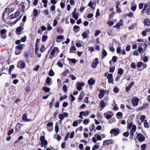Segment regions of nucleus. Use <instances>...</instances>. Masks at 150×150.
Segmentation results:
<instances>
[{
	"label": "nucleus",
	"mask_w": 150,
	"mask_h": 150,
	"mask_svg": "<svg viewBox=\"0 0 150 150\" xmlns=\"http://www.w3.org/2000/svg\"><path fill=\"white\" fill-rule=\"evenodd\" d=\"M52 28L50 25V24L49 23L47 24V29L49 30L50 31L51 30Z\"/></svg>",
	"instance_id": "obj_59"
},
{
	"label": "nucleus",
	"mask_w": 150,
	"mask_h": 150,
	"mask_svg": "<svg viewBox=\"0 0 150 150\" xmlns=\"http://www.w3.org/2000/svg\"><path fill=\"white\" fill-rule=\"evenodd\" d=\"M144 4L143 3H140L139 5V8L140 9H142L143 7Z\"/></svg>",
	"instance_id": "obj_60"
},
{
	"label": "nucleus",
	"mask_w": 150,
	"mask_h": 150,
	"mask_svg": "<svg viewBox=\"0 0 150 150\" xmlns=\"http://www.w3.org/2000/svg\"><path fill=\"white\" fill-rule=\"evenodd\" d=\"M85 83L83 82H78L77 83L76 85L77 86V89L78 91H81L82 89V87L85 85Z\"/></svg>",
	"instance_id": "obj_5"
},
{
	"label": "nucleus",
	"mask_w": 150,
	"mask_h": 150,
	"mask_svg": "<svg viewBox=\"0 0 150 150\" xmlns=\"http://www.w3.org/2000/svg\"><path fill=\"white\" fill-rule=\"evenodd\" d=\"M131 67L132 68L135 69L136 68V66L135 63L132 62L131 64Z\"/></svg>",
	"instance_id": "obj_64"
},
{
	"label": "nucleus",
	"mask_w": 150,
	"mask_h": 150,
	"mask_svg": "<svg viewBox=\"0 0 150 150\" xmlns=\"http://www.w3.org/2000/svg\"><path fill=\"white\" fill-rule=\"evenodd\" d=\"M89 122L88 119H85L83 120V123L85 125H87L88 124Z\"/></svg>",
	"instance_id": "obj_61"
},
{
	"label": "nucleus",
	"mask_w": 150,
	"mask_h": 150,
	"mask_svg": "<svg viewBox=\"0 0 150 150\" xmlns=\"http://www.w3.org/2000/svg\"><path fill=\"white\" fill-rule=\"evenodd\" d=\"M120 131L118 128L112 129L110 132V133L111 134H113L115 136H117L120 133Z\"/></svg>",
	"instance_id": "obj_2"
},
{
	"label": "nucleus",
	"mask_w": 150,
	"mask_h": 150,
	"mask_svg": "<svg viewBox=\"0 0 150 150\" xmlns=\"http://www.w3.org/2000/svg\"><path fill=\"white\" fill-rule=\"evenodd\" d=\"M117 57L116 56H113L112 58V60L115 63L117 61Z\"/></svg>",
	"instance_id": "obj_46"
},
{
	"label": "nucleus",
	"mask_w": 150,
	"mask_h": 150,
	"mask_svg": "<svg viewBox=\"0 0 150 150\" xmlns=\"http://www.w3.org/2000/svg\"><path fill=\"white\" fill-rule=\"evenodd\" d=\"M83 115L84 116H86L88 115L89 113V112L88 110H86L85 111H83Z\"/></svg>",
	"instance_id": "obj_36"
},
{
	"label": "nucleus",
	"mask_w": 150,
	"mask_h": 150,
	"mask_svg": "<svg viewBox=\"0 0 150 150\" xmlns=\"http://www.w3.org/2000/svg\"><path fill=\"white\" fill-rule=\"evenodd\" d=\"M84 96V93L83 91H82L80 93V95L78 98V99L79 100H82Z\"/></svg>",
	"instance_id": "obj_14"
},
{
	"label": "nucleus",
	"mask_w": 150,
	"mask_h": 150,
	"mask_svg": "<svg viewBox=\"0 0 150 150\" xmlns=\"http://www.w3.org/2000/svg\"><path fill=\"white\" fill-rule=\"evenodd\" d=\"M93 4L94 3L93 2L90 1L88 5V6L89 7L92 9L95 10V7L93 6Z\"/></svg>",
	"instance_id": "obj_15"
},
{
	"label": "nucleus",
	"mask_w": 150,
	"mask_h": 150,
	"mask_svg": "<svg viewBox=\"0 0 150 150\" xmlns=\"http://www.w3.org/2000/svg\"><path fill=\"white\" fill-rule=\"evenodd\" d=\"M115 67L112 66L110 67L109 68V72L110 73H113L115 70Z\"/></svg>",
	"instance_id": "obj_41"
},
{
	"label": "nucleus",
	"mask_w": 150,
	"mask_h": 150,
	"mask_svg": "<svg viewBox=\"0 0 150 150\" xmlns=\"http://www.w3.org/2000/svg\"><path fill=\"white\" fill-rule=\"evenodd\" d=\"M124 72L123 70L121 68H120L118 69V73L120 75H122L123 74Z\"/></svg>",
	"instance_id": "obj_31"
},
{
	"label": "nucleus",
	"mask_w": 150,
	"mask_h": 150,
	"mask_svg": "<svg viewBox=\"0 0 150 150\" xmlns=\"http://www.w3.org/2000/svg\"><path fill=\"white\" fill-rule=\"evenodd\" d=\"M113 91L115 93H117L119 92V90L117 87L115 86L114 88Z\"/></svg>",
	"instance_id": "obj_45"
},
{
	"label": "nucleus",
	"mask_w": 150,
	"mask_h": 150,
	"mask_svg": "<svg viewBox=\"0 0 150 150\" xmlns=\"http://www.w3.org/2000/svg\"><path fill=\"white\" fill-rule=\"evenodd\" d=\"M137 138L139 142H142L145 140L144 136L142 134L139 133L137 135Z\"/></svg>",
	"instance_id": "obj_6"
},
{
	"label": "nucleus",
	"mask_w": 150,
	"mask_h": 150,
	"mask_svg": "<svg viewBox=\"0 0 150 150\" xmlns=\"http://www.w3.org/2000/svg\"><path fill=\"white\" fill-rule=\"evenodd\" d=\"M88 83L89 85H93L95 84V81L93 78H91L88 81Z\"/></svg>",
	"instance_id": "obj_13"
},
{
	"label": "nucleus",
	"mask_w": 150,
	"mask_h": 150,
	"mask_svg": "<svg viewBox=\"0 0 150 150\" xmlns=\"http://www.w3.org/2000/svg\"><path fill=\"white\" fill-rule=\"evenodd\" d=\"M7 32V30L5 29H2L0 31V33L1 34H4Z\"/></svg>",
	"instance_id": "obj_58"
},
{
	"label": "nucleus",
	"mask_w": 150,
	"mask_h": 150,
	"mask_svg": "<svg viewBox=\"0 0 150 150\" xmlns=\"http://www.w3.org/2000/svg\"><path fill=\"white\" fill-rule=\"evenodd\" d=\"M57 64L58 66L61 68L63 66V64L59 62H58L57 63Z\"/></svg>",
	"instance_id": "obj_52"
},
{
	"label": "nucleus",
	"mask_w": 150,
	"mask_h": 150,
	"mask_svg": "<svg viewBox=\"0 0 150 150\" xmlns=\"http://www.w3.org/2000/svg\"><path fill=\"white\" fill-rule=\"evenodd\" d=\"M136 129V126L135 125H133L132 129L130 130V132H135Z\"/></svg>",
	"instance_id": "obj_26"
},
{
	"label": "nucleus",
	"mask_w": 150,
	"mask_h": 150,
	"mask_svg": "<svg viewBox=\"0 0 150 150\" xmlns=\"http://www.w3.org/2000/svg\"><path fill=\"white\" fill-rule=\"evenodd\" d=\"M121 47H117L116 49V52L117 53L119 54L121 52Z\"/></svg>",
	"instance_id": "obj_63"
},
{
	"label": "nucleus",
	"mask_w": 150,
	"mask_h": 150,
	"mask_svg": "<svg viewBox=\"0 0 150 150\" xmlns=\"http://www.w3.org/2000/svg\"><path fill=\"white\" fill-rule=\"evenodd\" d=\"M129 135V133L128 132H124L123 134V135L125 137H127Z\"/></svg>",
	"instance_id": "obj_47"
},
{
	"label": "nucleus",
	"mask_w": 150,
	"mask_h": 150,
	"mask_svg": "<svg viewBox=\"0 0 150 150\" xmlns=\"http://www.w3.org/2000/svg\"><path fill=\"white\" fill-rule=\"evenodd\" d=\"M59 118L61 120H63L64 118V116H63V115L62 114H60L58 115Z\"/></svg>",
	"instance_id": "obj_56"
},
{
	"label": "nucleus",
	"mask_w": 150,
	"mask_h": 150,
	"mask_svg": "<svg viewBox=\"0 0 150 150\" xmlns=\"http://www.w3.org/2000/svg\"><path fill=\"white\" fill-rule=\"evenodd\" d=\"M146 13L148 15H150V7L146 9L145 10Z\"/></svg>",
	"instance_id": "obj_51"
},
{
	"label": "nucleus",
	"mask_w": 150,
	"mask_h": 150,
	"mask_svg": "<svg viewBox=\"0 0 150 150\" xmlns=\"http://www.w3.org/2000/svg\"><path fill=\"white\" fill-rule=\"evenodd\" d=\"M54 73L52 70H50L49 71L48 73L49 76H53L54 75Z\"/></svg>",
	"instance_id": "obj_34"
},
{
	"label": "nucleus",
	"mask_w": 150,
	"mask_h": 150,
	"mask_svg": "<svg viewBox=\"0 0 150 150\" xmlns=\"http://www.w3.org/2000/svg\"><path fill=\"white\" fill-rule=\"evenodd\" d=\"M50 78L49 77H47L46 80V82L47 84H49V85H50Z\"/></svg>",
	"instance_id": "obj_42"
},
{
	"label": "nucleus",
	"mask_w": 150,
	"mask_h": 150,
	"mask_svg": "<svg viewBox=\"0 0 150 150\" xmlns=\"http://www.w3.org/2000/svg\"><path fill=\"white\" fill-rule=\"evenodd\" d=\"M40 140L41 142V145L42 146H43L47 144L48 142L46 139H45V137L44 136H41L40 138Z\"/></svg>",
	"instance_id": "obj_1"
},
{
	"label": "nucleus",
	"mask_w": 150,
	"mask_h": 150,
	"mask_svg": "<svg viewBox=\"0 0 150 150\" xmlns=\"http://www.w3.org/2000/svg\"><path fill=\"white\" fill-rule=\"evenodd\" d=\"M144 127L145 128H148L149 127V125L148 122H147L146 120H145L144 121Z\"/></svg>",
	"instance_id": "obj_28"
},
{
	"label": "nucleus",
	"mask_w": 150,
	"mask_h": 150,
	"mask_svg": "<svg viewBox=\"0 0 150 150\" xmlns=\"http://www.w3.org/2000/svg\"><path fill=\"white\" fill-rule=\"evenodd\" d=\"M76 50V48L74 46H72L70 48V52L71 53H74L73 51H75Z\"/></svg>",
	"instance_id": "obj_20"
},
{
	"label": "nucleus",
	"mask_w": 150,
	"mask_h": 150,
	"mask_svg": "<svg viewBox=\"0 0 150 150\" xmlns=\"http://www.w3.org/2000/svg\"><path fill=\"white\" fill-rule=\"evenodd\" d=\"M42 90L45 93H47L50 91V88L47 87H43L42 88Z\"/></svg>",
	"instance_id": "obj_18"
},
{
	"label": "nucleus",
	"mask_w": 150,
	"mask_h": 150,
	"mask_svg": "<svg viewBox=\"0 0 150 150\" xmlns=\"http://www.w3.org/2000/svg\"><path fill=\"white\" fill-rule=\"evenodd\" d=\"M104 116L107 119H109L112 117V116L110 115H108L107 113H104Z\"/></svg>",
	"instance_id": "obj_23"
},
{
	"label": "nucleus",
	"mask_w": 150,
	"mask_h": 150,
	"mask_svg": "<svg viewBox=\"0 0 150 150\" xmlns=\"http://www.w3.org/2000/svg\"><path fill=\"white\" fill-rule=\"evenodd\" d=\"M26 36L25 35L23 37H22L21 38V41L23 42H25L26 40Z\"/></svg>",
	"instance_id": "obj_44"
},
{
	"label": "nucleus",
	"mask_w": 150,
	"mask_h": 150,
	"mask_svg": "<svg viewBox=\"0 0 150 150\" xmlns=\"http://www.w3.org/2000/svg\"><path fill=\"white\" fill-rule=\"evenodd\" d=\"M100 33V30H96L95 32V33L94 34V35L95 36H97Z\"/></svg>",
	"instance_id": "obj_49"
},
{
	"label": "nucleus",
	"mask_w": 150,
	"mask_h": 150,
	"mask_svg": "<svg viewBox=\"0 0 150 150\" xmlns=\"http://www.w3.org/2000/svg\"><path fill=\"white\" fill-rule=\"evenodd\" d=\"M21 6V9L23 12H24L25 8V6L24 4V2H22L20 4Z\"/></svg>",
	"instance_id": "obj_24"
},
{
	"label": "nucleus",
	"mask_w": 150,
	"mask_h": 150,
	"mask_svg": "<svg viewBox=\"0 0 150 150\" xmlns=\"http://www.w3.org/2000/svg\"><path fill=\"white\" fill-rule=\"evenodd\" d=\"M25 62L22 60H20L18 62L17 67L19 68L23 69L25 67Z\"/></svg>",
	"instance_id": "obj_3"
},
{
	"label": "nucleus",
	"mask_w": 150,
	"mask_h": 150,
	"mask_svg": "<svg viewBox=\"0 0 150 150\" xmlns=\"http://www.w3.org/2000/svg\"><path fill=\"white\" fill-rule=\"evenodd\" d=\"M23 29H22L21 27V26H19L16 29V32H17L18 33H19Z\"/></svg>",
	"instance_id": "obj_33"
},
{
	"label": "nucleus",
	"mask_w": 150,
	"mask_h": 150,
	"mask_svg": "<svg viewBox=\"0 0 150 150\" xmlns=\"http://www.w3.org/2000/svg\"><path fill=\"white\" fill-rule=\"evenodd\" d=\"M112 77L113 76L112 74H109L107 76V78L109 80L112 78Z\"/></svg>",
	"instance_id": "obj_40"
},
{
	"label": "nucleus",
	"mask_w": 150,
	"mask_h": 150,
	"mask_svg": "<svg viewBox=\"0 0 150 150\" xmlns=\"http://www.w3.org/2000/svg\"><path fill=\"white\" fill-rule=\"evenodd\" d=\"M82 36L84 39L87 38L88 36L87 33L86 32H83L82 34Z\"/></svg>",
	"instance_id": "obj_30"
},
{
	"label": "nucleus",
	"mask_w": 150,
	"mask_h": 150,
	"mask_svg": "<svg viewBox=\"0 0 150 150\" xmlns=\"http://www.w3.org/2000/svg\"><path fill=\"white\" fill-rule=\"evenodd\" d=\"M100 106L101 108L103 109L105 106V103L104 100H102L100 101Z\"/></svg>",
	"instance_id": "obj_16"
},
{
	"label": "nucleus",
	"mask_w": 150,
	"mask_h": 150,
	"mask_svg": "<svg viewBox=\"0 0 150 150\" xmlns=\"http://www.w3.org/2000/svg\"><path fill=\"white\" fill-rule=\"evenodd\" d=\"M62 88L64 92H66L67 91V85L65 84L63 85Z\"/></svg>",
	"instance_id": "obj_37"
},
{
	"label": "nucleus",
	"mask_w": 150,
	"mask_h": 150,
	"mask_svg": "<svg viewBox=\"0 0 150 150\" xmlns=\"http://www.w3.org/2000/svg\"><path fill=\"white\" fill-rule=\"evenodd\" d=\"M113 143V140L112 139L105 140L103 142V145H109Z\"/></svg>",
	"instance_id": "obj_8"
},
{
	"label": "nucleus",
	"mask_w": 150,
	"mask_h": 150,
	"mask_svg": "<svg viewBox=\"0 0 150 150\" xmlns=\"http://www.w3.org/2000/svg\"><path fill=\"white\" fill-rule=\"evenodd\" d=\"M139 99L136 97H134L131 100L132 104L134 107L137 106L138 104Z\"/></svg>",
	"instance_id": "obj_4"
},
{
	"label": "nucleus",
	"mask_w": 150,
	"mask_h": 150,
	"mask_svg": "<svg viewBox=\"0 0 150 150\" xmlns=\"http://www.w3.org/2000/svg\"><path fill=\"white\" fill-rule=\"evenodd\" d=\"M95 137L96 138L97 140H102L101 137L99 134H96L95 135Z\"/></svg>",
	"instance_id": "obj_29"
},
{
	"label": "nucleus",
	"mask_w": 150,
	"mask_h": 150,
	"mask_svg": "<svg viewBox=\"0 0 150 150\" xmlns=\"http://www.w3.org/2000/svg\"><path fill=\"white\" fill-rule=\"evenodd\" d=\"M136 25V24L134 23L133 25H132L130 26L129 28V30H131L134 29V28L135 26Z\"/></svg>",
	"instance_id": "obj_43"
},
{
	"label": "nucleus",
	"mask_w": 150,
	"mask_h": 150,
	"mask_svg": "<svg viewBox=\"0 0 150 150\" xmlns=\"http://www.w3.org/2000/svg\"><path fill=\"white\" fill-rule=\"evenodd\" d=\"M134 82L133 81L129 85L127 86L126 88V92L127 93H128L129 90L133 86L134 84Z\"/></svg>",
	"instance_id": "obj_9"
},
{
	"label": "nucleus",
	"mask_w": 150,
	"mask_h": 150,
	"mask_svg": "<svg viewBox=\"0 0 150 150\" xmlns=\"http://www.w3.org/2000/svg\"><path fill=\"white\" fill-rule=\"evenodd\" d=\"M95 126L94 124H92L90 127V130L92 132L94 129Z\"/></svg>",
	"instance_id": "obj_50"
},
{
	"label": "nucleus",
	"mask_w": 150,
	"mask_h": 150,
	"mask_svg": "<svg viewBox=\"0 0 150 150\" xmlns=\"http://www.w3.org/2000/svg\"><path fill=\"white\" fill-rule=\"evenodd\" d=\"M80 28V27L79 26L75 25L74 26L73 28V30L74 32H76L77 31L76 30Z\"/></svg>",
	"instance_id": "obj_32"
},
{
	"label": "nucleus",
	"mask_w": 150,
	"mask_h": 150,
	"mask_svg": "<svg viewBox=\"0 0 150 150\" xmlns=\"http://www.w3.org/2000/svg\"><path fill=\"white\" fill-rule=\"evenodd\" d=\"M13 132L14 130L13 129H11L8 131L7 135L8 136L10 135L11 134L13 133Z\"/></svg>",
	"instance_id": "obj_48"
},
{
	"label": "nucleus",
	"mask_w": 150,
	"mask_h": 150,
	"mask_svg": "<svg viewBox=\"0 0 150 150\" xmlns=\"http://www.w3.org/2000/svg\"><path fill=\"white\" fill-rule=\"evenodd\" d=\"M22 120H23L27 122L30 121L31 120V119H28L27 118V115L26 114H24L23 115Z\"/></svg>",
	"instance_id": "obj_11"
},
{
	"label": "nucleus",
	"mask_w": 150,
	"mask_h": 150,
	"mask_svg": "<svg viewBox=\"0 0 150 150\" xmlns=\"http://www.w3.org/2000/svg\"><path fill=\"white\" fill-rule=\"evenodd\" d=\"M55 132L56 133H58L59 131V126L57 125H56L55 126Z\"/></svg>",
	"instance_id": "obj_54"
},
{
	"label": "nucleus",
	"mask_w": 150,
	"mask_h": 150,
	"mask_svg": "<svg viewBox=\"0 0 150 150\" xmlns=\"http://www.w3.org/2000/svg\"><path fill=\"white\" fill-rule=\"evenodd\" d=\"M136 8L137 6L135 5V6H132L131 7V9L132 11H134L136 10Z\"/></svg>",
	"instance_id": "obj_62"
},
{
	"label": "nucleus",
	"mask_w": 150,
	"mask_h": 150,
	"mask_svg": "<svg viewBox=\"0 0 150 150\" xmlns=\"http://www.w3.org/2000/svg\"><path fill=\"white\" fill-rule=\"evenodd\" d=\"M122 113L121 112H118L116 114V115L117 117H122Z\"/></svg>",
	"instance_id": "obj_57"
},
{
	"label": "nucleus",
	"mask_w": 150,
	"mask_h": 150,
	"mask_svg": "<svg viewBox=\"0 0 150 150\" xmlns=\"http://www.w3.org/2000/svg\"><path fill=\"white\" fill-rule=\"evenodd\" d=\"M58 50V48L57 47H54L51 51L50 53V54L52 55H53L55 53L56 50L57 51Z\"/></svg>",
	"instance_id": "obj_17"
},
{
	"label": "nucleus",
	"mask_w": 150,
	"mask_h": 150,
	"mask_svg": "<svg viewBox=\"0 0 150 150\" xmlns=\"http://www.w3.org/2000/svg\"><path fill=\"white\" fill-rule=\"evenodd\" d=\"M146 144H145L142 145L141 146V148L142 150H145L146 149Z\"/></svg>",
	"instance_id": "obj_39"
},
{
	"label": "nucleus",
	"mask_w": 150,
	"mask_h": 150,
	"mask_svg": "<svg viewBox=\"0 0 150 150\" xmlns=\"http://www.w3.org/2000/svg\"><path fill=\"white\" fill-rule=\"evenodd\" d=\"M141 118H140V120H141V122H144V120L146 116L144 115H141L140 116Z\"/></svg>",
	"instance_id": "obj_35"
},
{
	"label": "nucleus",
	"mask_w": 150,
	"mask_h": 150,
	"mask_svg": "<svg viewBox=\"0 0 150 150\" xmlns=\"http://www.w3.org/2000/svg\"><path fill=\"white\" fill-rule=\"evenodd\" d=\"M73 17L76 20H77L78 19L79 15L78 13H75L74 14H72Z\"/></svg>",
	"instance_id": "obj_22"
},
{
	"label": "nucleus",
	"mask_w": 150,
	"mask_h": 150,
	"mask_svg": "<svg viewBox=\"0 0 150 150\" xmlns=\"http://www.w3.org/2000/svg\"><path fill=\"white\" fill-rule=\"evenodd\" d=\"M45 50V46L43 45H42L40 49V51L42 52H43Z\"/></svg>",
	"instance_id": "obj_38"
},
{
	"label": "nucleus",
	"mask_w": 150,
	"mask_h": 150,
	"mask_svg": "<svg viewBox=\"0 0 150 150\" xmlns=\"http://www.w3.org/2000/svg\"><path fill=\"white\" fill-rule=\"evenodd\" d=\"M23 44H20L18 46L16 47L15 48L16 49H17L19 50H21L23 49V47L22 45Z\"/></svg>",
	"instance_id": "obj_25"
},
{
	"label": "nucleus",
	"mask_w": 150,
	"mask_h": 150,
	"mask_svg": "<svg viewBox=\"0 0 150 150\" xmlns=\"http://www.w3.org/2000/svg\"><path fill=\"white\" fill-rule=\"evenodd\" d=\"M102 57L103 59L104 58V57H106L107 55V53L105 50L104 49H103V51L102 52Z\"/></svg>",
	"instance_id": "obj_19"
},
{
	"label": "nucleus",
	"mask_w": 150,
	"mask_h": 150,
	"mask_svg": "<svg viewBox=\"0 0 150 150\" xmlns=\"http://www.w3.org/2000/svg\"><path fill=\"white\" fill-rule=\"evenodd\" d=\"M99 63V61L98 58H95L93 60V62L91 64V67L93 68H95L97 67V65Z\"/></svg>",
	"instance_id": "obj_7"
},
{
	"label": "nucleus",
	"mask_w": 150,
	"mask_h": 150,
	"mask_svg": "<svg viewBox=\"0 0 150 150\" xmlns=\"http://www.w3.org/2000/svg\"><path fill=\"white\" fill-rule=\"evenodd\" d=\"M69 60L71 61V62L73 64H75L76 63V61L75 59H68Z\"/></svg>",
	"instance_id": "obj_55"
},
{
	"label": "nucleus",
	"mask_w": 150,
	"mask_h": 150,
	"mask_svg": "<svg viewBox=\"0 0 150 150\" xmlns=\"http://www.w3.org/2000/svg\"><path fill=\"white\" fill-rule=\"evenodd\" d=\"M48 38V37L46 35H43L42 37V41L43 42H45Z\"/></svg>",
	"instance_id": "obj_27"
},
{
	"label": "nucleus",
	"mask_w": 150,
	"mask_h": 150,
	"mask_svg": "<svg viewBox=\"0 0 150 150\" xmlns=\"http://www.w3.org/2000/svg\"><path fill=\"white\" fill-rule=\"evenodd\" d=\"M144 24L146 25L149 26L150 25V19L148 18L145 19L144 21Z\"/></svg>",
	"instance_id": "obj_12"
},
{
	"label": "nucleus",
	"mask_w": 150,
	"mask_h": 150,
	"mask_svg": "<svg viewBox=\"0 0 150 150\" xmlns=\"http://www.w3.org/2000/svg\"><path fill=\"white\" fill-rule=\"evenodd\" d=\"M100 93L98 94L99 98L100 99L102 98L104 96V93L105 92L104 90H100L99 91Z\"/></svg>",
	"instance_id": "obj_10"
},
{
	"label": "nucleus",
	"mask_w": 150,
	"mask_h": 150,
	"mask_svg": "<svg viewBox=\"0 0 150 150\" xmlns=\"http://www.w3.org/2000/svg\"><path fill=\"white\" fill-rule=\"evenodd\" d=\"M99 147V146L98 145H95L93 146L92 148V150H95L98 149Z\"/></svg>",
	"instance_id": "obj_53"
},
{
	"label": "nucleus",
	"mask_w": 150,
	"mask_h": 150,
	"mask_svg": "<svg viewBox=\"0 0 150 150\" xmlns=\"http://www.w3.org/2000/svg\"><path fill=\"white\" fill-rule=\"evenodd\" d=\"M33 15L35 17H37L38 14V10L37 9L35 8L33 9Z\"/></svg>",
	"instance_id": "obj_21"
}]
</instances>
